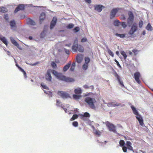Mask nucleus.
I'll return each instance as SVG.
<instances>
[{"mask_svg": "<svg viewBox=\"0 0 153 153\" xmlns=\"http://www.w3.org/2000/svg\"><path fill=\"white\" fill-rule=\"evenodd\" d=\"M83 87L85 88H89L88 86L86 85H84Z\"/></svg>", "mask_w": 153, "mask_h": 153, "instance_id": "obj_56", "label": "nucleus"}, {"mask_svg": "<svg viewBox=\"0 0 153 153\" xmlns=\"http://www.w3.org/2000/svg\"><path fill=\"white\" fill-rule=\"evenodd\" d=\"M116 54L118 56L119 55V52L118 51H117L116 52Z\"/></svg>", "mask_w": 153, "mask_h": 153, "instance_id": "obj_61", "label": "nucleus"}, {"mask_svg": "<svg viewBox=\"0 0 153 153\" xmlns=\"http://www.w3.org/2000/svg\"><path fill=\"white\" fill-rule=\"evenodd\" d=\"M107 49L108 52L109 54L112 57H114V54L113 53V52L110 50L109 49L108 47L107 48Z\"/></svg>", "mask_w": 153, "mask_h": 153, "instance_id": "obj_33", "label": "nucleus"}, {"mask_svg": "<svg viewBox=\"0 0 153 153\" xmlns=\"http://www.w3.org/2000/svg\"><path fill=\"white\" fill-rule=\"evenodd\" d=\"M76 119V114H74L73 116L70 119V120L71 121L74 120Z\"/></svg>", "mask_w": 153, "mask_h": 153, "instance_id": "obj_41", "label": "nucleus"}, {"mask_svg": "<svg viewBox=\"0 0 153 153\" xmlns=\"http://www.w3.org/2000/svg\"><path fill=\"white\" fill-rule=\"evenodd\" d=\"M61 107L62 108H63V109H64V110L65 111V112L66 113H68L67 111V109L66 108H65V106L64 105L63 106H61Z\"/></svg>", "mask_w": 153, "mask_h": 153, "instance_id": "obj_50", "label": "nucleus"}, {"mask_svg": "<svg viewBox=\"0 0 153 153\" xmlns=\"http://www.w3.org/2000/svg\"><path fill=\"white\" fill-rule=\"evenodd\" d=\"M27 22L28 24L33 25H35V22L31 19H28L27 20Z\"/></svg>", "mask_w": 153, "mask_h": 153, "instance_id": "obj_25", "label": "nucleus"}, {"mask_svg": "<svg viewBox=\"0 0 153 153\" xmlns=\"http://www.w3.org/2000/svg\"><path fill=\"white\" fill-rule=\"evenodd\" d=\"M71 45V44H66V46H70Z\"/></svg>", "mask_w": 153, "mask_h": 153, "instance_id": "obj_64", "label": "nucleus"}, {"mask_svg": "<svg viewBox=\"0 0 153 153\" xmlns=\"http://www.w3.org/2000/svg\"><path fill=\"white\" fill-rule=\"evenodd\" d=\"M45 17V13H42L39 17V20L40 23L41 24L42 21L44 20Z\"/></svg>", "mask_w": 153, "mask_h": 153, "instance_id": "obj_20", "label": "nucleus"}, {"mask_svg": "<svg viewBox=\"0 0 153 153\" xmlns=\"http://www.w3.org/2000/svg\"><path fill=\"white\" fill-rule=\"evenodd\" d=\"M121 22H120L119 21L117 20H115L114 22V25L116 26H118Z\"/></svg>", "mask_w": 153, "mask_h": 153, "instance_id": "obj_32", "label": "nucleus"}, {"mask_svg": "<svg viewBox=\"0 0 153 153\" xmlns=\"http://www.w3.org/2000/svg\"><path fill=\"white\" fill-rule=\"evenodd\" d=\"M131 108L132 109L133 114L136 115V117L138 121L142 127L144 126L143 122V118L139 114L138 111L136 110V108L133 105L131 106Z\"/></svg>", "mask_w": 153, "mask_h": 153, "instance_id": "obj_3", "label": "nucleus"}, {"mask_svg": "<svg viewBox=\"0 0 153 153\" xmlns=\"http://www.w3.org/2000/svg\"><path fill=\"white\" fill-rule=\"evenodd\" d=\"M57 94L63 99H66L70 97L68 93L64 91H58Z\"/></svg>", "mask_w": 153, "mask_h": 153, "instance_id": "obj_6", "label": "nucleus"}, {"mask_svg": "<svg viewBox=\"0 0 153 153\" xmlns=\"http://www.w3.org/2000/svg\"><path fill=\"white\" fill-rule=\"evenodd\" d=\"M131 143L130 141H127L126 143V146L127 147V149H128L130 150H132L134 152V150H133V148L131 146Z\"/></svg>", "mask_w": 153, "mask_h": 153, "instance_id": "obj_16", "label": "nucleus"}, {"mask_svg": "<svg viewBox=\"0 0 153 153\" xmlns=\"http://www.w3.org/2000/svg\"><path fill=\"white\" fill-rule=\"evenodd\" d=\"M4 18L6 20H7L8 19V17L7 15H5L4 16Z\"/></svg>", "mask_w": 153, "mask_h": 153, "instance_id": "obj_55", "label": "nucleus"}, {"mask_svg": "<svg viewBox=\"0 0 153 153\" xmlns=\"http://www.w3.org/2000/svg\"><path fill=\"white\" fill-rule=\"evenodd\" d=\"M19 69H20V70L21 71H22V72H25V71L23 69H22L20 67V68H19Z\"/></svg>", "mask_w": 153, "mask_h": 153, "instance_id": "obj_57", "label": "nucleus"}, {"mask_svg": "<svg viewBox=\"0 0 153 153\" xmlns=\"http://www.w3.org/2000/svg\"><path fill=\"white\" fill-rule=\"evenodd\" d=\"M1 41L4 43L6 46L7 45V40L4 37H3L0 38Z\"/></svg>", "mask_w": 153, "mask_h": 153, "instance_id": "obj_31", "label": "nucleus"}, {"mask_svg": "<svg viewBox=\"0 0 153 153\" xmlns=\"http://www.w3.org/2000/svg\"><path fill=\"white\" fill-rule=\"evenodd\" d=\"M14 60H15V59H14ZM15 61L16 62V61L15 60ZM16 65L18 68L19 69V68L20 67L17 63L16 64Z\"/></svg>", "mask_w": 153, "mask_h": 153, "instance_id": "obj_59", "label": "nucleus"}, {"mask_svg": "<svg viewBox=\"0 0 153 153\" xmlns=\"http://www.w3.org/2000/svg\"><path fill=\"white\" fill-rule=\"evenodd\" d=\"M51 65L52 68H56L57 67L56 64L53 62H52L51 63Z\"/></svg>", "mask_w": 153, "mask_h": 153, "instance_id": "obj_40", "label": "nucleus"}, {"mask_svg": "<svg viewBox=\"0 0 153 153\" xmlns=\"http://www.w3.org/2000/svg\"><path fill=\"white\" fill-rule=\"evenodd\" d=\"M133 20L128 19L127 24L129 27H130L132 25Z\"/></svg>", "mask_w": 153, "mask_h": 153, "instance_id": "obj_29", "label": "nucleus"}, {"mask_svg": "<svg viewBox=\"0 0 153 153\" xmlns=\"http://www.w3.org/2000/svg\"><path fill=\"white\" fill-rule=\"evenodd\" d=\"M41 85L43 88L46 89H49L48 87L46 85H44V84L43 83H42L41 84Z\"/></svg>", "mask_w": 153, "mask_h": 153, "instance_id": "obj_38", "label": "nucleus"}, {"mask_svg": "<svg viewBox=\"0 0 153 153\" xmlns=\"http://www.w3.org/2000/svg\"><path fill=\"white\" fill-rule=\"evenodd\" d=\"M142 34L144 35L146 34V31L145 30H144L143 31Z\"/></svg>", "mask_w": 153, "mask_h": 153, "instance_id": "obj_60", "label": "nucleus"}, {"mask_svg": "<svg viewBox=\"0 0 153 153\" xmlns=\"http://www.w3.org/2000/svg\"><path fill=\"white\" fill-rule=\"evenodd\" d=\"M128 53L129 54V55H132V53L131 51H129Z\"/></svg>", "mask_w": 153, "mask_h": 153, "instance_id": "obj_62", "label": "nucleus"}, {"mask_svg": "<svg viewBox=\"0 0 153 153\" xmlns=\"http://www.w3.org/2000/svg\"><path fill=\"white\" fill-rule=\"evenodd\" d=\"M64 50L65 53L68 54H69L70 53V51L69 50L65 48H64Z\"/></svg>", "mask_w": 153, "mask_h": 153, "instance_id": "obj_48", "label": "nucleus"}, {"mask_svg": "<svg viewBox=\"0 0 153 153\" xmlns=\"http://www.w3.org/2000/svg\"><path fill=\"white\" fill-rule=\"evenodd\" d=\"M83 97H86L85 99V102L88 104L89 107L92 109H95V107L94 104L96 101L94 97V94L92 93H84L83 94Z\"/></svg>", "mask_w": 153, "mask_h": 153, "instance_id": "obj_1", "label": "nucleus"}, {"mask_svg": "<svg viewBox=\"0 0 153 153\" xmlns=\"http://www.w3.org/2000/svg\"><path fill=\"white\" fill-rule=\"evenodd\" d=\"M10 25L11 29H12L13 27H16V23L14 20H13L10 21Z\"/></svg>", "mask_w": 153, "mask_h": 153, "instance_id": "obj_28", "label": "nucleus"}, {"mask_svg": "<svg viewBox=\"0 0 153 153\" xmlns=\"http://www.w3.org/2000/svg\"><path fill=\"white\" fill-rule=\"evenodd\" d=\"M115 76L117 77V78L118 80V81L120 85L122 87H124L123 81L122 80H121L120 79V76L117 74V73H116L115 74Z\"/></svg>", "mask_w": 153, "mask_h": 153, "instance_id": "obj_18", "label": "nucleus"}, {"mask_svg": "<svg viewBox=\"0 0 153 153\" xmlns=\"http://www.w3.org/2000/svg\"><path fill=\"white\" fill-rule=\"evenodd\" d=\"M74 25L72 24H69L67 27V28L71 29L73 28L74 27Z\"/></svg>", "mask_w": 153, "mask_h": 153, "instance_id": "obj_43", "label": "nucleus"}, {"mask_svg": "<svg viewBox=\"0 0 153 153\" xmlns=\"http://www.w3.org/2000/svg\"><path fill=\"white\" fill-rule=\"evenodd\" d=\"M83 57V55L82 54L77 55V62L80 63L82 61Z\"/></svg>", "mask_w": 153, "mask_h": 153, "instance_id": "obj_21", "label": "nucleus"}, {"mask_svg": "<svg viewBox=\"0 0 153 153\" xmlns=\"http://www.w3.org/2000/svg\"><path fill=\"white\" fill-rule=\"evenodd\" d=\"M87 41V39L86 38H82L81 40V42H84Z\"/></svg>", "mask_w": 153, "mask_h": 153, "instance_id": "obj_49", "label": "nucleus"}, {"mask_svg": "<svg viewBox=\"0 0 153 153\" xmlns=\"http://www.w3.org/2000/svg\"><path fill=\"white\" fill-rule=\"evenodd\" d=\"M118 8H115L112 9L110 12L111 19H113L115 17L116 15L119 10Z\"/></svg>", "mask_w": 153, "mask_h": 153, "instance_id": "obj_8", "label": "nucleus"}, {"mask_svg": "<svg viewBox=\"0 0 153 153\" xmlns=\"http://www.w3.org/2000/svg\"><path fill=\"white\" fill-rule=\"evenodd\" d=\"M143 23V21H140V22H139V27L140 28H141L142 27Z\"/></svg>", "mask_w": 153, "mask_h": 153, "instance_id": "obj_47", "label": "nucleus"}, {"mask_svg": "<svg viewBox=\"0 0 153 153\" xmlns=\"http://www.w3.org/2000/svg\"><path fill=\"white\" fill-rule=\"evenodd\" d=\"M121 54L123 56L125 59H126L127 57V56L125 52L123 51H122L120 52Z\"/></svg>", "mask_w": 153, "mask_h": 153, "instance_id": "obj_35", "label": "nucleus"}, {"mask_svg": "<svg viewBox=\"0 0 153 153\" xmlns=\"http://www.w3.org/2000/svg\"><path fill=\"white\" fill-rule=\"evenodd\" d=\"M10 39L11 43L13 44L17 47H18L19 46V44L12 37H11L10 38Z\"/></svg>", "mask_w": 153, "mask_h": 153, "instance_id": "obj_24", "label": "nucleus"}, {"mask_svg": "<svg viewBox=\"0 0 153 153\" xmlns=\"http://www.w3.org/2000/svg\"><path fill=\"white\" fill-rule=\"evenodd\" d=\"M57 19L56 17H53L52 21L51 22L50 28L51 29H52L56 25Z\"/></svg>", "mask_w": 153, "mask_h": 153, "instance_id": "obj_12", "label": "nucleus"}, {"mask_svg": "<svg viewBox=\"0 0 153 153\" xmlns=\"http://www.w3.org/2000/svg\"><path fill=\"white\" fill-rule=\"evenodd\" d=\"M83 115L84 117H89L90 116L88 112L84 113Z\"/></svg>", "mask_w": 153, "mask_h": 153, "instance_id": "obj_46", "label": "nucleus"}, {"mask_svg": "<svg viewBox=\"0 0 153 153\" xmlns=\"http://www.w3.org/2000/svg\"><path fill=\"white\" fill-rule=\"evenodd\" d=\"M80 52H83L84 51L83 47L81 45H78L77 44V51Z\"/></svg>", "mask_w": 153, "mask_h": 153, "instance_id": "obj_22", "label": "nucleus"}, {"mask_svg": "<svg viewBox=\"0 0 153 153\" xmlns=\"http://www.w3.org/2000/svg\"><path fill=\"white\" fill-rule=\"evenodd\" d=\"M120 25H122V26L123 27L125 28H126L127 27V25L126 24V23L125 22H123L121 23Z\"/></svg>", "mask_w": 153, "mask_h": 153, "instance_id": "obj_39", "label": "nucleus"}, {"mask_svg": "<svg viewBox=\"0 0 153 153\" xmlns=\"http://www.w3.org/2000/svg\"><path fill=\"white\" fill-rule=\"evenodd\" d=\"M71 61H70L68 62L65 65L63 68V71L64 72H66L70 67L71 65Z\"/></svg>", "mask_w": 153, "mask_h": 153, "instance_id": "obj_14", "label": "nucleus"}, {"mask_svg": "<svg viewBox=\"0 0 153 153\" xmlns=\"http://www.w3.org/2000/svg\"><path fill=\"white\" fill-rule=\"evenodd\" d=\"M52 73L59 79L67 82H72L74 81V79L73 78L67 77L63 75L62 73H58L55 70H53Z\"/></svg>", "mask_w": 153, "mask_h": 153, "instance_id": "obj_2", "label": "nucleus"}, {"mask_svg": "<svg viewBox=\"0 0 153 153\" xmlns=\"http://www.w3.org/2000/svg\"><path fill=\"white\" fill-rule=\"evenodd\" d=\"M132 52L134 53L135 55H136L137 54V51L136 50L134 49L132 50Z\"/></svg>", "mask_w": 153, "mask_h": 153, "instance_id": "obj_52", "label": "nucleus"}, {"mask_svg": "<svg viewBox=\"0 0 153 153\" xmlns=\"http://www.w3.org/2000/svg\"><path fill=\"white\" fill-rule=\"evenodd\" d=\"M45 78L47 80L51 81L52 77L51 76L50 71H48L47 73V74L45 76Z\"/></svg>", "mask_w": 153, "mask_h": 153, "instance_id": "obj_15", "label": "nucleus"}, {"mask_svg": "<svg viewBox=\"0 0 153 153\" xmlns=\"http://www.w3.org/2000/svg\"><path fill=\"white\" fill-rule=\"evenodd\" d=\"M104 7L102 5H98L95 6V10L98 12H100Z\"/></svg>", "mask_w": 153, "mask_h": 153, "instance_id": "obj_17", "label": "nucleus"}, {"mask_svg": "<svg viewBox=\"0 0 153 153\" xmlns=\"http://www.w3.org/2000/svg\"><path fill=\"white\" fill-rule=\"evenodd\" d=\"M74 32H76V27H75L74 29Z\"/></svg>", "mask_w": 153, "mask_h": 153, "instance_id": "obj_58", "label": "nucleus"}, {"mask_svg": "<svg viewBox=\"0 0 153 153\" xmlns=\"http://www.w3.org/2000/svg\"><path fill=\"white\" fill-rule=\"evenodd\" d=\"M105 124L108 128L109 130L110 131H113L114 133H117L115 129V126L113 124H111L108 121L105 123Z\"/></svg>", "mask_w": 153, "mask_h": 153, "instance_id": "obj_5", "label": "nucleus"}, {"mask_svg": "<svg viewBox=\"0 0 153 153\" xmlns=\"http://www.w3.org/2000/svg\"><path fill=\"white\" fill-rule=\"evenodd\" d=\"M92 123H93V121L91 122V123L89 125L91 126V127L93 129V132L97 136H99L100 135L101 133V132L100 131L96 129L93 126L91 125Z\"/></svg>", "mask_w": 153, "mask_h": 153, "instance_id": "obj_11", "label": "nucleus"}, {"mask_svg": "<svg viewBox=\"0 0 153 153\" xmlns=\"http://www.w3.org/2000/svg\"><path fill=\"white\" fill-rule=\"evenodd\" d=\"M134 78L138 84H140L141 81L139 79V78L140 76V74L139 72H137L134 73Z\"/></svg>", "mask_w": 153, "mask_h": 153, "instance_id": "obj_10", "label": "nucleus"}, {"mask_svg": "<svg viewBox=\"0 0 153 153\" xmlns=\"http://www.w3.org/2000/svg\"><path fill=\"white\" fill-rule=\"evenodd\" d=\"M88 67V64L84 63L82 65V68L83 70H85L87 69Z\"/></svg>", "mask_w": 153, "mask_h": 153, "instance_id": "obj_34", "label": "nucleus"}, {"mask_svg": "<svg viewBox=\"0 0 153 153\" xmlns=\"http://www.w3.org/2000/svg\"><path fill=\"white\" fill-rule=\"evenodd\" d=\"M134 16L133 13H130L129 14V16L128 19L133 20Z\"/></svg>", "mask_w": 153, "mask_h": 153, "instance_id": "obj_42", "label": "nucleus"}, {"mask_svg": "<svg viewBox=\"0 0 153 153\" xmlns=\"http://www.w3.org/2000/svg\"><path fill=\"white\" fill-rule=\"evenodd\" d=\"M137 24L136 23L133 24L131 26L130 30L128 33V34L130 35V36L132 37H135V36H133L134 34L137 31Z\"/></svg>", "mask_w": 153, "mask_h": 153, "instance_id": "obj_4", "label": "nucleus"}, {"mask_svg": "<svg viewBox=\"0 0 153 153\" xmlns=\"http://www.w3.org/2000/svg\"><path fill=\"white\" fill-rule=\"evenodd\" d=\"M85 64H88L90 61V58L88 57H85Z\"/></svg>", "mask_w": 153, "mask_h": 153, "instance_id": "obj_36", "label": "nucleus"}, {"mask_svg": "<svg viewBox=\"0 0 153 153\" xmlns=\"http://www.w3.org/2000/svg\"><path fill=\"white\" fill-rule=\"evenodd\" d=\"M32 36H30L29 37V39H30V40H31L32 39Z\"/></svg>", "mask_w": 153, "mask_h": 153, "instance_id": "obj_63", "label": "nucleus"}, {"mask_svg": "<svg viewBox=\"0 0 153 153\" xmlns=\"http://www.w3.org/2000/svg\"><path fill=\"white\" fill-rule=\"evenodd\" d=\"M119 144L120 146H123V150L124 152H126L127 151V147L126 146V144L125 143L124 141L123 140H121L119 142Z\"/></svg>", "mask_w": 153, "mask_h": 153, "instance_id": "obj_13", "label": "nucleus"}, {"mask_svg": "<svg viewBox=\"0 0 153 153\" xmlns=\"http://www.w3.org/2000/svg\"><path fill=\"white\" fill-rule=\"evenodd\" d=\"M116 35L117 36L120 37L121 38H123L125 37V35L123 34H120L119 33H116Z\"/></svg>", "mask_w": 153, "mask_h": 153, "instance_id": "obj_44", "label": "nucleus"}, {"mask_svg": "<svg viewBox=\"0 0 153 153\" xmlns=\"http://www.w3.org/2000/svg\"><path fill=\"white\" fill-rule=\"evenodd\" d=\"M107 105L109 107H115L116 106H122L121 104L116 101L110 102L107 103Z\"/></svg>", "mask_w": 153, "mask_h": 153, "instance_id": "obj_7", "label": "nucleus"}, {"mask_svg": "<svg viewBox=\"0 0 153 153\" xmlns=\"http://www.w3.org/2000/svg\"><path fill=\"white\" fill-rule=\"evenodd\" d=\"M82 93V90L81 88H77V100L80 99L82 97L80 94Z\"/></svg>", "mask_w": 153, "mask_h": 153, "instance_id": "obj_19", "label": "nucleus"}, {"mask_svg": "<svg viewBox=\"0 0 153 153\" xmlns=\"http://www.w3.org/2000/svg\"><path fill=\"white\" fill-rule=\"evenodd\" d=\"M25 6L24 4H19L15 9L14 13H16L20 10H23L25 9Z\"/></svg>", "mask_w": 153, "mask_h": 153, "instance_id": "obj_9", "label": "nucleus"}, {"mask_svg": "<svg viewBox=\"0 0 153 153\" xmlns=\"http://www.w3.org/2000/svg\"><path fill=\"white\" fill-rule=\"evenodd\" d=\"M72 124L75 127L76 126V121H74L73 122Z\"/></svg>", "mask_w": 153, "mask_h": 153, "instance_id": "obj_53", "label": "nucleus"}, {"mask_svg": "<svg viewBox=\"0 0 153 153\" xmlns=\"http://www.w3.org/2000/svg\"><path fill=\"white\" fill-rule=\"evenodd\" d=\"M56 105L60 106H63L61 102H60L59 100H56Z\"/></svg>", "mask_w": 153, "mask_h": 153, "instance_id": "obj_37", "label": "nucleus"}, {"mask_svg": "<svg viewBox=\"0 0 153 153\" xmlns=\"http://www.w3.org/2000/svg\"><path fill=\"white\" fill-rule=\"evenodd\" d=\"M115 62H116V63H117V65L120 68H121V66H120V65L119 62L117 61V60H115Z\"/></svg>", "mask_w": 153, "mask_h": 153, "instance_id": "obj_51", "label": "nucleus"}, {"mask_svg": "<svg viewBox=\"0 0 153 153\" xmlns=\"http://www.w3.org/2000/svg\"><path fill=\"white\" fill-rule=\"evenodd\" d=\"M72 52L73 53L76 52V40H75L74 44L72 47Z\"/></svg>", "mask_w": 153, "mask_h": 153, "instance_id": "obj_23", "label": "nucleus"}, {"mask_svg": "<svg viewBox=\"0 0 153 153\" xmlns=\"http://www.w3.org/2000/svg\"><path fill=\"white\" fill-rule=\"evenodd\" d=\"M148 31H152V27L150 23H149L146 27Z\"/></svg>", "mask_w": 153, "mask_h": 153, "instance_id": "obj_30", "label": "nucleus"}, {"mask_svg": "<svg viewBox=\"0 0 153 153\" xmlns=\"http://www.w3.org/2000/svg\"><path fill=\"white\" fill-rule=\"evenodd\" d=\"M85 1L86 3L88 4H90L91 2V0H85Z\"/></svg>", "mask_w": 153, "mask_h": 153, "instance_id": "obj_54", "label": "nucleus"}, {"mask_svg": "<svg viewBox=\"0 0 153 153\" xmlns=\"http://www.w3.org/2000/svg\"><path fill=\"white\" fill-rule=\"evenodd\" d=\"M71 68L70 69V71H74L76 66V62H73L71 64Z\"/></svg>", "mask_w": 153, "mask_h": 153, "instance_id": "obj_26", "label": "nucleus"}, {"mask_svg": "<svg viewBox=\"0 0 153 153\" xmlns=\"http://www.w3.org/2000/svg\"><path fill=\"white\" fill-rule=\"evenodd\" d=\"M74 92L75 94H73V97L74 99H76V88L75 89Z\"/></svg>", "mask_w": 153, "mask_h": 153, "instance_id": "obj_45", "label": "nucleus"}, {"mask_svg": "<svg viewBox=\"0 0 153 153\" xmlns=\"http://www.w3.org/2000/svg\"><path fill=\"white\" fill-rule=\"evenodd\" d=\"M8 11V10L6 7H0V12L5 13Z\"/></svg>", "mask_w": 153, "mask_h": 153, "instance_id": "obj_27", "label": "nucleus"}]
</instances>
